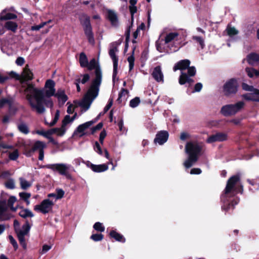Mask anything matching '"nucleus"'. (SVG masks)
<instances>
[{
    "label": "nucleus",
    "instance_id": "nucleus-44",
    "mask_svg": "<svg viewBox=\"0 0 259 259\" xmlns=\"http://www.w3.org/2000/svg\"><path fill=\"white\" fill-rule=\"evenodd\" d=\"M56 199H60L63 197L65 192L62 189L57 188L56 190Z\"/></svg>",
    "mask_w": 259,
    "mask_h": 259
},
{
    "label": "nucleus",
    "instance_id": "nucleus-8",
    "mask_svg": "<svg viewBox=\"0 0 259 259\" xmlns=\"http://www.w3.org/2000/svg\"><path fill=\"white\" fill-rule=\"evenodd\" d=\"M245 103L239 101L233 104L223 106L221 109V113L225 116H231L241 112L244 108Z\"/></svg>",
    "mask_w": 259,
    "mask_h": 259
},
{
    "label": "nucleus",
    "instance_id": "nucleus-37",
    "mask_svg": "<svg viewBox=\"0 0 259 259\" xmlns=\"http://www.w3.org/2000/svg\"><path fill=\"white\" fill-rule=\"evenodd\" d=\"M13 103L12 99L8 98H4L0 100V107H2L6 105L11 106Z\"/></svg>",
    "mask_w": 259,
    "mask_h": 259
},
{
    "label": "nucleus",
    "instance_id": "nucleus-46",
    "mask_svg": "<svg viewBox=\"0 0 259 259\" xmlns=\"http://www.w3.org/2000/svg\"><path fill=\"white\" fill-rule=\"evenodd\" d=\"M91 238L95 241H99L103 239V235L101 234H95L91 236Z\"/></svg>",
    "mask_w": 259,
    "mask_h": 259
},
{
    "label": "nucleus",
    "instance_id": "nucleus-16",
    "mask_svg": "<svg viewBox=\"0 0 259 259\" xmlns=\"http://www.w3.org/2000/svg\"><path fill=\"white\" fill-rule=\"evenodd\" d=\"M228 135L224 133H218L209 136L206 140L208 143L223 142L227 140Z\"/></svg>",
    "mask_w": 259,
    "mask_h": 259
},
{
    "label": "nucleus",
    "instance_id": "nucleus-50",
    "mask_svg": "<svg viewBox=\"0 0 259 259\" xmlns=\"http://www.w3.org/2000/svg\"><path fill=\"white\" fill-rule=\"evenodd\" d=\"M19 196L21 199L25 201L30 198L31 195L28 193L21 192L19 193Z\"/></svg>",
    "mask_w": 259,
    "mask_h": 259
},
{
    "label": "nucleus",
    "instance_id": "nucleus-56",
    "mask_svg": "<svg viewBox=\"0 0 259 259\" xmlns=\"http://www.w3.org/2000/svg\"><path fill=\"white\" fill-rule=\"evenodd\" d=\"M5 186L9 189H14L15 188V183L13 180H10L6 183Z\"/></svg>",
    "mask_w": 259,
    "mask_h": 259
},
{
    "label": "nucleus",
    "instance_id": "nucleus-12",
    "mask_svg": "<svg viewBox=\"0 0 259 259\" xmlns=\"http://www.w3.org/2000/svg\"><path fill=\"white\" fill-rule=\"evenodd\" d=\"M70 167V165L65 163L50 164L44 166V167L58 171L60 175L65 176L67 178H71V176L68 172Z\"/></svg>",
    "mask_w": 259,
    "mask_h": 259
},
{
    "label": "nucleus",
    "instance_id": "nucleus-1",
    "mask_svg": "<svg viewBox=\"0 0 259 259\" xmlns=\"http://www.w3.org/2000/svg\"><path fill=\"white\" fill-rule=\"evenodd\" d=\"M55 82L52 79H48L43 89L37 88L34 84H28L24 90V95L32 110L37 113L42 114L46 111L45 107L52 108L54 103L51 97L56 94Z\"/></svg>",
    "mask_w": 259,
    "mask_h": 259
},
{
    "label": "nucleus",
    "instance_id": "nucleus-54",
    "mask_svg": "<svg viewBox=\"0 0 259 259\" xmlns=\"http://www.w3.org/2000/svg\"><path fill=\"white\" fill-rule=\"evenodd\" d=\"M202 88V84L201 83H197L194 86V90L192 93L199 92Z\"/></svg>",
    "mask_w": 259,
    "mask_h": 259
},
{
    "label": "nucleus",
    "instance_id": "nucleus-15",
    "mask_svg": "<svg viewBox=\"0 0 259 259\" xmlns=\"http://www.w3.org/2000/svg\"><path fill=\"white\" fill-rule=\"evenodd\" d=\"M47 147L46 144L40 141H36L32 147V151H38L39 153L38 159L39 160H42L44 157V150Z\"/></svg>",
    "mask_w": 259,
    "mask_h": 259
},
{
    "label": "nucleus",
    "instance_id": "nucleus-27",
    "mask_svg": "<svg viewBox=\"0 0 259 259\" xmlns=\"http://www.w3.org/2000/svg\"><path fill=\"white\" fill-rule=\"evenodd\" d=\"M67 130V127H64L62 125L60 127L51 128L52 134H56L58 136H63Z\"/></svg>",
    "mask_w": 259,
    "mask_h": 259
},
{
    "label": "nucleus",
    "instance_id": "nucleus-62",
    "mask_svg": "<svg viewBox=\"0 0 259 259\" xmlns=\"http://www.w3.org/2000/svg\"><path fill=\"white\" fill-rule=\"evenodd\" d=\"M51 248V246L48 245H44L42 246L41 253L44 254L48 252Z\"/></svg>",
    "mask_w": 259,
    "mask_h": 259
},
{
    "label": "nucleus",
    "instance_id": "nucleus-32",
    "mask_svg": "<svg viewBox=\"0 0 259 259\" xmlns=\"http://www.w3.org/2000/svg\"><path fill=\"white\" fill-rule=\"evenodd\" d=\"M19 214L20 217L23 218L27 217L32 218L34 216L32 211L28 209H23L21 210L19 212Z\"/></svg>",
    "mask_w": 259,
    "mask_h": 259
},
{
    "label": "nucleus",
    "instance_id": "nucleus-17",
    "mask_svg": "<svg viewBox=\"0 0 259 259\" xmlns=\"http://www.w3.org/2000/svg\"><path fill=\"white\" fill-rule=\"evenodd\" d=\"M168 133L166 131H161L157 133L154 139V142L159 145H162L165 143L168 138Z\"/></svg>",
    "mask_w": 259,
    "mask_h": 259
},
{
    "label": "nucleus",
    "instance_id": "nucleus-21",
    "mask_svg": "<svg viewBox=\"0 0 259 259\" xmlns=\"http://www.w3.org/2000/svg\"><path fill=\"white\" fill-rule=\"evenodd\" d=\"M152 75L157 82H163V75L160 66H158L154 68Z\"/></svg>",
    "mask_w": 259,
    "mask_h": 259
},
{
    "label": "nucleus",
    "instance_id": "nucleus-26",
    "mask_svg": "<svg viewBox=\"0 0 259 259\" xmlns=\"http://www.w3.org/2000/svg\"><path fill=\"white\" fill-rule=\"evenodd\" d=\"M90 75L88 73H85L76 76L75 81H76L79 83L85 84L90 80Z\"/></svg>",
    "mask_w": 259,
    "mask_h": 259
},
{
    "label": "nucleus",
    "instance_id": "nucleus-59",
    "mask_svg": "<svg viewBox=\"0 0 259 259\" xmlns=\"http://www.w3.org/2000/svg\"><path fill=\"white\" fill-rule=\"evenodd\" d=\"M201 173V170L199 168H192L190 171L191 175H198Z\"/></svg>",
    "mask_w": 259,
    "mask_h": 259
},
{
    "label": "nucleus",
    "instance_id": "nucleus-3",
    "mask_svg": "<svg viewBox=\"0 0 259 259\" xmlns=\"http://www.w3.org/2000/svg\"><path fill=\"white\" fill-rule=\"evenodd\" d=\"M239 188L242 189L239 176L235 175L231 177L228 180L224 193L221 196V200L223 202L222 206L223 209L227 211L231 206H233L239 202V199L237 198H234L233 200H230L229 199L240 191Z\"/></svg>",
    "mask_w": 259,
    "mask_h": 259
},
{
    "label": "nucleus",
    "instance_id": "nucleus-58",
    "mask_svg": "<svg viewBox=\"0 0 259 259\" xmlns=\"http://www.w3.org/2000/svg\"><path fill=\"white\" fill-rule=\"evenodd\" d=\"M128 91L126 89H122L119 94V97L118 100H120L123 96H125L128 94Z\"/></svg>",
    "mask_w": 259,
    "mask_h": 259
},
{
    "label": "nucleus",
    "instance_id": "nucleus-35",
    "mask_svg": "<svg viewBox=\"0 0 259 259\" xmlns=\"http://www.w3.org/2000/svg\"><path fill=\"white\" fill-rule=\"evenodd\" d=\"M20 182V186L22 189L26 190L31 186V183L27 181L23 178L19 179Z\"/></svg>",
    "mask_w": 259,
    "mask_h": 259
},
{
    "label": "nucleus",
    "instance_id": "nucleus-20",
    "mask_svg": "<svg viewBox=\"0 0 259 259\" xmlns=\"http://www.w3.org/2000/svg\"><path fill=\"white\" fill-rule=\"evenodd\" d=\"M252 91V93L243 95V98L248 101L259 102V90L254 89Z\"/></svg>",
    "mask_w": 259,
    "mask_h": 259
},
{
    "label": "nucleus",
    "instance_id": "nucleus-29",
    "mask_svg": "<svg viewBox=\"0 0 259 259\" xmlns=\"http://www.w3.org/2000/svg\"><path fill=\"white\" fill-rule=\"evenodd\" d=\"M17 127L19 131L24 134H28L29 132V128L27 125L23 122L18 123Z\"/></svg>",
    "mask_w": 259,
    "mask_h": 259
},
{
    "label": "nucleus",
    "instance_id": "nucleus-24",
    "mask_svg": "<svg viewBox=\"0 0 259 259\" xmlns=\"http://www.w3.org/2000/svg\"><path fill=\"white\" fill-rule=\"evenodd\" d=\"M179 34L177 32H169L166 34L164 37V42L165 44H168L170 42L177 40Z\"/></svg>",
    "mask_w": 259,
    "mask_h": 259
},
{
    "label": "nucleus",
    "instance_id": "nucleus-33",
    "mask_svg": "<svg viewBox=\"0 0 259 259\" xmlns=\"http://www.w3.org/2000/svg\"><path fill=\"white\" fill-rule=\"evenodd\" d=\"M18 25L16 23L13 21H8L6 23L5 27L8 29L15 32L17 29Z\"/></svg>",
    "mask_w": 259,
    "mask_h": 259
},
{
    "label": "nucleus",
    "instance_id": "nucleus-53",
    "mask_svg": "<svg viewBox=\"0 0 259 259\" xmlns=\"http://www.w3.org/2000/svg\"><path fill=\"white\" fill-rule=\"evenodd\" d=\"M242 86V89L246 91H252L254 90L252 86L249 85L245 83H243Z\"/></svg>",
    "mask_w": 259,
    "mask_h": 259
},
{
    "label": "nucleus",
    "instance_id": "nucleus-14",
    "mask_svg": "<svg viewBox=\"0 0 259 259\" xmlns=\"http://www.w3.org/2000/svg\"><path fill=\"white\" fill-rule=\"evenodd\" d=\"M238 83L236 79L232 78L224 85L223 91L226 96L235 94L238 90Z\"/></svg>",
    "mask_w": 259,
    "mask_h": 259
},
{
    "label": "nucleus",
    "instance_id": "nucleus-28",
    "mask_svg": "<svg viewBox=\"0 0 259 259\" xmlns=\"http://www.w3.org/2000/svg\"><path fill=\"white\" fill-rule=\"evenodd\" d=\"M245 71L248 76L250 78L253 77L254 76H259V70H257L253 68L247 67L245 69Z\"/></svg>",
    "mask_w": 259,
    "mask_h": 259
},
{
    "label": "nucleus",
    "instance_id": "nucleus-23",
    "mask_svg": "<svg viewBox=\"0 0 259 259\" xmlns=\"http://www.w3.org/2000/svg\"><path fill=\"white\" fill-rule=\"evenodd\" d=\"M246 60L249 65L254 66L259 62V54L251 53L246 56Z\"/></svg>",
    "mask_w": 259,
    "mask_h": 259
},
{
    "label": "nucleus",
    "instance_id": "nucleus-13",
    "mask_svg": "<svg viewBox=\"0 0 259 259\" xmlns=\"http://www.w3.org/2000/svg\"><path fill=\"white\" fill-rule=\"evenodd\" d=\"M54 203L49 199H45L41 202L34 206V210L42 214H47L52 211Z\"/></svg>",
    "mask_w": 259,
    "mask_h": 259
},
{
    "label": "nucleus",
    "instance_id": "nucleus-18",
    "mask_svg": "<svg viewBox=\"0 0 259 259\" xmlns=\"http://www.w3.org/2000/svg\"><path fill=\"white\" fill-rule=\"evenodd\" d=\"M107 18L113 27H117L119 25V20L117 13L111 10H107Z\"/></svg>",
    "mask_w": 259,
    "mask_h": 259
},
{
    "label": "nucleus",
    "instance_id": "nucleus-10",
    "mask_svg": "<svg viewBox=\"0 0 259 259\" xmlns=\"http://www.w3.org/2000/svg\"><path fill=\"white\" fill-rule=\"evenodd\" d=\"M16 201V198L14 196H11L7 205L5 201H0V221L7 220L11 218L10 214L8 212V206L14 211L17 209L16 207L13 206V204Z\"/></svg>",
    "mask_w": 259,
    "mask_h": 259
},
{
    "label": "nucleus",
    "instance_id": "nucleus-55",
    "mask_svg": "<svg viewBox=\"0 0 259 259\" xmlns=\"http://www.w3.org/2000/svg\"><path fill=\"white\" fill-rule=\"evenodd\" d=\"M68 105L67 112L69 114H72L74 112V107L73 104H70L69 103H67Z\"/></svg>",
    "mask_w": 259,
    "mask_h": 259
},
{
    "label": "nucleus",
    "instance_id": "nucleus-57",
    "mask_svg": "<svg viewBox=\"0 0 259 259\" xmlns=\"http://www.w3.org/2000/svg\"><path fill=\"white\" fill-rule=\"evenodd\" d=\"M130 13L132 16V19H133L134 15L137 12V7L135 6L130 5L129 7Z\"/></svg>",
    "mask_w": 259,
    "mask_h": 259
},
{
    "label": "nucleus",
    "instance_id": "nucleus-36",
    "mask_svg": "<svg viewBox=\"0 0 259 259\" xmlns=\"http://www.w3.org/2000/svg\"><path fill=\"white\" fill-rule=\"evenodd\" d=\"M17 17V15L13 13H9L5 15H3L1 17V20H10V19H15Z\"/></svg>",
    "mask_w": 259,
    "mask_h": 259
},
{
    "label": "nucleus",
    "instance_id": "nucleus-64",
    "mask_svg": "<svg viewBox=\"0 0 259 259\" xmlns=\"http://www.w3.org/2000/svg\"><path fill=\"white\" fill-rule=\"evenodd\" d=\"M83 162L82 159L81 158H77L73 160V164L76 166H78L80 163Z\"/></svg>",
    "mask_w": 259,
    "mask_h": 259
},
{
    "label": "nucleus",
    "instance_id": "nucleus-49",
    "mask_svg": "<svg viewBox=\"0 0 259 259\" xmlns=\"http://www.w3.org/2000/svg\"><path fill=\"white\" fill-rule=\"evenodd\" d=\"M94 150L100 155H102L103 152L100 146L99 143L98 142H96L94 145Z\"/></svg>",
    "mask_w": 259,
    "mask_h": 259
},
{
    "label": "nucleus",
    "instance_id": "nucleus-38",
    "mask_svg": "<svg viewBox=\"0 0 259 259\" xmlns=\"http://www.w3.org/2000/svg\"><path fill=\"white\" fill-rule=\"evenodd\" d=\"M193 39L199 44L202 49L204 48L205 44L202 37L198 36H194Z\"/></svg>",
    "mask_w": 259,
    "mask_h": 259
},
{
    "label": "nucleus",
    "instance_id": "nucleus-43",
    "mask_svg": "<svg viewBox=\"0 0 259 259\" xmlns=\"http://www.w3.org/2000/svg\"><path fill=\"white\" fill-rule=\"evenodd\" d=\"M94 228L97 231H99L101 232H104L105 230V228L103 226V224L100 222L96 223L94 225Z\"/></svg>",
    "mask_w": 259,
    "mask_h": 259
},
{
    "label": "nucleus",
    "instance_id": "nucleus-41",
    "mask_svg": "<svg viewBox=\"0 0 259 259\" xmlns=\"http://www.w3.org/2000/svg\"><path fill=\"white\" fill-rule=\"evenodd\" d=\"M140 102L139 98L136 97L130 101V106L132 108L137 107Z\"/></svg>",
    "mask_w": 259,
    "mask_h": 259
},
{
    "label": "nucleus",
    "instance_id": "nucleus-39",
    "mask_svg": "<svg viewBox=\"0 0 259 259\" xmlns=\"http://www.w3.org/2000/svg\"><path fill=\"white\" fill-rule=\"evenodd\" d=\"M36 133L39 135L42 136L47 139L49 138V136H51L52 135L51 129L47 131H37Z\"/></svg>",
    "mask_w": 259,
    "mask_h": 259
},
{
    "label": "nucleus",
    "instance_id": "nucleus-6",
    "mask_svg": "<svg viewBox=\"0 0 259 259\" xmlns=\"http://www.w3.org/2000/svg\"><path fill=\"white\" fill-rule=\"evenodd\" d=\"M10 75L12 77H14L19 81L20 90L23 91L24 93L25 89L27 87V84H31L28 81L32 80L33 78V74L29 68L28 65L25 66L21 75L13 71H12Z\"/></svg>",
    "mask_w": 259,
    "mask_h": 259
},
{
    "label": "nucleus",
    "instance_id": "nucleus-30",
    "mask_svg": "<svg viewBox=\"0 0 259 259\" xmlns=\"http://www.w3.org/2000/svg\"><path fill=\"white\" fill-rule=\"evenodd\" d=\"M79 61L82 67H87L89 62L87 57L84 53L80 54Z\"/></svg>",
    "mask_w": 259,
    "mask_h": 259
},
{
    "label": "nucleus",
    "instance_id": "nucleus-61",
    "mask_svg": "<svg viewBox=\"0 0 259 259\" xmlns=\"http://www.w3.org/2000/svg\"><path fill=\"white\" fill-rule=\"evenodd\" d=\"M241 119L239 118H234L229 121L230 123H232L234 125H239L241 123Z\"/></svg>",
    "mask_w": 259,
    "mask_h": 259
},
{
    "label": "nucleus",
    "instance_id": "nucleus-40",
    "mask_svg": "<svg viewBox=\"0 0 259 259\" xmlns=\"http://www.w3.org/2000/svg\"><path fill=\"white\" fill-rule=\"evenodd\" d=\"M73 121L71 120V117L69 115H66L64 117L62 122V125L64 127H66L68 124L71 123Z\"/></svg>",
    "mask_w": 259,
    "mask_h": 259
},
{
    "label": "nucleus",
    "instance_id": "nucleus-47",
    "mask_svg": "<svg viewBox=\"0 0 259 259\" xmlns=\"http://www.w3.org/2000/svg\"><path fill=\"white\" fill-rule=\"evenodd\" d=\"M9 240H10L11 243L13 246L15 250H16L18 248V244H17L16 241L13 238V237L11 235L9 236Z\"/></svg>",
    "mask_w": 259,
    "mask_h": 259
},
{
    "label": "nucleus",
    "instance_id": "nucleus-34",
    "mask_svg": "<svg viewBox=\"0 0 259 259\" xmlns=\"http://www.w3.org/2000/svg\"><path fill=\"white\" fill-rule=\"evenodd\" d=\"M226 31L227 34L231 37L233 36L237 35L238 33V31L235 29L234 27H231L230 26H228Z\"/></svg>",
    "mask_w": 259,
    "mask_h": 259
},
{
    "label": "nucleus",
    "instance_id": "nucleus-5",
    "mask_svg": "<svg viewBox=\"0 0 259 259\" xmlns=\"http://www.w3.org/2000/svg\"><path fill=\"white\" fill-rule=\"evenodd\" d=\"M201 150L202 146L197 142H189L186 144L185 152L188 157L184 162V166L186 168L191 167L197 161Z\"/></svg>",
    "mask_w": 259,
    "mask_h": 259
},
{
    "label": "nucleus",
    "instance_id": "nucleus-25",
    "mask_svg": "<svg viewBox=\"0 0 259 259\" xmlns=\"http://www.w3.org/2000/svg\"><path fill=\"white\" fill-rule=\"evenodd\" d=\"M54 96L57 98L59 104L63 105L67 100V96L65 95L64 91L59 90L55 94Z\"/></svg>",
    "mask_w": 259,
    "mask_h": 259
},
{
    "label": "nucleus",
    "instance_id": "nucleus-2",
    "mask_svg": "<svg viewBox=\"0 0 259 259\" xmlns=\"http://www.w3.org/2000/svg\"><path fill=\"white\" fill-rule=\"evenodd\" d=\"M89 70L94 68L95 70V78L92 81L86 94L79 103V106L87 111L90 108L94 100L98 96L99 88L102 81V71L99 67H96V61L92 59L87 66Z\"/></svg>",
    "mask_w": 259,
    "mask_h": 259
},
{
    "label": "nucleus",
    "instance_id": "nucleus-45",
    "mask_svg": "<svg viewBox=\"0 0 259 259\" xmlns=\"http://www.w3.org/2000/svg\"><path fill=\"white\" fill-rule=\"evenodd\" d=\"M127 61L129 63L130 70H131L133 69V68L134 67L135 58H134L133 55H132L128 57Z\"/></svg>",
    "mask_w": 259,
    "mask_h": 259
},
{
    "label": "nucleus",
    "instance_id": "nucleus-11",
    "mask_svg": "<svg viewBox=\"0 0 259 259\" xmlns=\"http://www.w3.org/2000/svg\"><path fill=\"white\" fill-rule=\"evenodd\" d=\"M118 52V48L115 42L112 43L110 45L109 50V55L113 62V80L114 81L117 74V68L118 63V58L117 54Z\"/></svg>",
    "mask_w": 259,
    "mask_h": 259
},
{
    "label": "nucleus",
    "instance_id": "nucleus-7",
    "mask_svg": "<svg viewBox=\"0 0 259 259\" xmlns=\"http://www.w3.org/2000/svg\"><path fill=\"white\" fill-rule=\"evenodd\" d=\"M14 226L20 245L24 249L26 250L27 249V243L25 241V236L29 235L31 226L27 221L22 226L21 228H19V223L18 221L15 220L14 221Z\"/></svg>",
    "mask_w": 259,
    "mask_h": 259
},
{
    "label": "nucleus",
    "instance_id": "nucleus-48",
    "mask_svg": "<svg viewBox=\"0 0 259 259\" xmlns=\"http://www.w3.org/2000/svg\"><path fill=\"white\" fill-rule=\"evenodd\" d=\"M45 25H46V23L42 22L39 25L31 26V30L32 31H38Z\"/></svg>",
    "mask_w": 259,
    "mask_h": 259
},
{
    "label": "nucleus",
    "instance_id": "nucleus-52",
    "mask_svg": "<svg viewBox=\"0 0 259 259\" xmlns=\"http://www.w3.org/2000/svg\"><path fill=\"white\" fill-rule=\"evenodd\" d=\"M15 63L18 66H21L24 64L25 60L24 58L22 57H19L17 58Z\"/></svg>",
    "mask_w": 259,
    "mask_h": 259
},
{
    "label": "nucleus",
    "instance_id": "nucleus-51",
    "mask_svg": "<svg viewBox=\"0 0 259 259\" xmlns=\"http://www.w3.org/2000/svg\"><path fill=\"white\" fill-rule=\"evenodd\" d=\"M19 154L17 150H15L13 152L11 153L9 155V158L10 159L15 160L18 157Z\"/></svg>",
    "mask_w": 259,
    "mask_h": 259
},
{
    "label": "nucleus",
    "instance_id": "nucleus-22",
    "mask_svg": "<svg viewBox=\"0 0 259 259\" xmlns=\"http://www.w3.org/2000/svg\"><path fill=\"white\" fill-rule=\"evenodd\" d=\"M95 121L91 120L88 122H86L83 124L79 125L76 130H75L74 133L77 134L78 133L80 134V136H82L84 135V131L93 125Z\"/></svg>",
    "mask_w": 259,
    "mask_h": 259
},
{
    "label": "nucleus",
    "instance_id": "nucleus-63",
    "mask_svg": "<svg viewBox=\"0 0 259 259\" xmlns=\"http://www.w3.org/2000/svg\"><path fill=\"white\" fill-rule=\"evenodd\" d=\"M103 126V124L101 122L99 123L96 126L92 128V132L94 133L97 130H100Z\"/></svg>",
    "mask_w": 259,
    "mask_h": 259
},
{
    "label": "nucleus",
    "instance_id": "nucleus-4",
    "mask_svg": "<svg viewBox=\"0 0 259 259\" xmlns=\"http://www.w3.org/2000/svg\"><path fill=\"white\" fill-rule=\"evenodd\" d=\"M190 61L188 59L182 60L177 62L174 66L173 70L176 71L178 70L181 71V75L179 77V82L183 85L188 82L191 83L193 80L190 78L196 74V69L194 66L190 67Z\"/></svg>",
    "mask_w": 259,
    "mask_h": 259
},
{
    "label": "nucleus",
    "instance_id": "nucleus-9",
    "mask_svg": "<svg viewBox=\"0 0 259 259\" xmlns=\"http://www.w3.org/2000/svg\"><path fill=\"white\" fill-rule=\"evenodd\" d=\"M79 19L88 41L90 44L94 45L95 39L91 24L90 18L85 14H82L79 16Z\"/></svg>",
    "mask_w": 259,
    "mask_h": 259
},
{
    "label": "nucleus",
    "instance_id": "nucleus-31",
    "mask_svg": "<svg viewBox=\"0 0 259 259\" xmlns=\"http://www.w3.org/2000/svg\"><path fill=\"white\" fill-rule=\"evenodd\" d=\"M110 235L111 237L114 238L116 241L121 242H124L125 241V238L122 235L117 233L115 231H111Z\"/></svg>",
    "mask_w": 259,
    "mask_h": 259
},
{
    "label": "nucleus",
    "instance_id": "nucleus-42",
    "mask_svg": "<svg viewBox=\"0 0 259 259\" xmlns=\"http://www.w3.org/2000/svg\"><path fill=\"white\" fill-rule=\"evenodd\" d=\"M59 116H60V111H59V110H57L56 112V113H55V115L53 120L50 123H48L49 124V125L50 126H52L54 125L57 123V121L58 120V119L59 118Z\"/></svg>",
    "mask_w": 259,
    "mask_h": 259
},
{
    "label": "nucleus",
    "instance_id": "nucleus-60",
    "mask_svg": "<svg viewBox=\"0 0 259 259\" xmlns=\"http://www.w3.org/2000/svg\"><path fill=\"white\" fill-rule=\"evenodd\" d=\"M106 136V133L105 131H103L101 132L100 134V142L101 143V144H103L104 140Z\"/></svg>",
    "mask_w": 259,
    "mask_h": 259
},
{
    "label": "nucleus",
    "instance_id": "nucleus-19",
    "mask_svg": "<svg viewBox=\"0 0 259 259\" xmlns=\"http://www.w3.org/2000/svg\"><path fill=\"white\" fill-rule=\"evenodd\" d=\"M88 166L91 168V169L95 172H101L107 170L108 169V166L106 164H102L99 165H95L91 163L90 161L87 162Z\"/></svg>",
    "mask_w": 259,
    "mask_h": 259
}]
</instances>
